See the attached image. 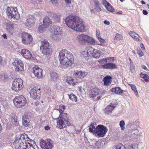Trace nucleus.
Here are the masks:
<instances>
[{
  "instance_id": "nucleus-23",
  "label": "nucleus",
  "mask_w": 149,
  "mask_h": 149,
  "mask_svg": "<svg viewBox=\"0 0 149 149\" xmlns=\"http://www.w3.org/2000/svg\"><path fill=\"white\" fill-rule=\"evenodd\" d=\"M116 104H114L112 103H111L110 105H108L105 109L104 111L105 113L107 114L111 113L115 107V105Z\"/></svg>"
},
{
  "instance_id": "nucleus-5",
  "label": "nucleus",
  "mask_w": 149,
  "mask_h": 149,
  "mask_svg": "<svg viewBox=\"0 0 149 149\" xmlns=\"http://www.w3.org/2000/svg\"><path fill=\"white\" fill-rule=\"evenodd\" d=\"M60 61L73 60V56L71 53L65 49L61 50L59 54Z\"/></svg>"
},
{
  "instance_id": "nucleus-20",
  "label": "nucleus",
  "mask_w": 149,
  "mask_h": 149,
  "mask_svg": "<svg viewBox=\"0 0 149 149\" xmlns=\"http://www.w3.org/2000/svg\"><path fill=\"white\" fill-rule=\"evenodd\" d=\"M20 147L18 149H33V144L31 143H27L22 142Z\"/></svg>"
},
{
  "instance_id": "nucleus-45",
  "label": "nucleus",
  "mask_w": 149,
  "mask_h": 149,
  "mask_svg": "<svg viewBox=\"0 0 149 149\" xmlns=\"http://www.w3.org/2000/svg\"><path fill=\"white\" fill-rule=\"evenodd\" d=\"M116 149H125V148L124 146L120 143L117 145Z\"/></svg>"
},
{
  "instance_id": "nucleus-4",
  "label": "nucleus",
  "mask_w": 149,
  "mask_h": 149,
  "mask_svg": "<svg viewBox=\"0 0 149 149\" xmlns=\"http://www.w3.org/2000/svg\"><path fill=\"white\" fill-rule=\"evenodd\" d=\"M40 49L41 52L44 55H50L52 52V49L50 44L46 40L41 42Z\"/></svg>"
},
{
  "instance_id": "nucleus-19",
  "label": "nucleus",
  "mask_w": 149,
  "mask_h": 149,
  "mask_svg": "<svg viewBox=\"0 0 149 149\" xmlns=\"http://www.w3.org/2000/svg\"><path fill=\"white\" fill-rule=\"evenodd\" d=\"M21 54L24 58L27 59L31 58L32 54L28 50L24 49L22 50Z\"/></svg>"
},
{
  "instance_id": "nucleus-60",
  "label": "nucleus",
  "mask_w": 149,
  "mask_h": 149,
  "mask_svg": "<svg viewBox=\"0 0 149 149\" xmlns=\"http://www.w3.org/2000/svg\"><path fill=\"white\" fill-rule=\"evenodd\" d=\"M104 24H106L107 25H109L110 24V22L109 21L106 20L104 21Z\"/></svg>"
},
{
  "instance_id": "nucleus-58",
  "label": "nucleus",
  "mask_w": 149,
  "mask_h": 149,
  "mask_svg": "<svg viewBox=\"0 0 149 149\" xmlns=\"http://www.w3.org/2000/svg\"><path fill=\"white\" fill-rule=\"evenodd\" d=\"M89 96L90 97L93 98L95 97L96 95L95 94H89Z\"/></svg>"
},
{
  "instance_id": "nucleus-54",
  "label": "nucleus",
  "mask_w": 149,
  "mask_h": 149,
  "mask_svg": "<svg viewBox=\"0 0 149 149\" xmlns=\"http://www.w3.org/2000/svg\"><path fill=\"white\" fill-rule=\"evenodd\" d=\"M132 88H131L132 90L133 91L136 93L137 92V91L136 90V86L134 85H132Z\"/></svg>"
},
{
  "instance_id": "nucleus-29",
  "label": "nucleus",
  "mask_w": 149,
  "mask_h": 149,
  "mask_svg": "<svg viewBox=\"0 0 149 149\" xmlns=\"http://www.w3.org/2000/svg\"><path fill=\"white\" fill-rule=\"evenodd\" d=\"M95 49L91 47H88L86 48L85 50L88 56H91L93 53V52Z\"/></svg>"
},
{
  "instance_id": "nucleus-39",
  "label": "nucleus",
  "mask_w": 149,
  "mask_h": 149,
  "mask_svg": "<svg viewBox=\"0 0 149 149\" xmlns=\"http://www.w3.org/2000/svg\"><path fill=\"white\" fill-rule=\"evenodd\" d=\"M69 96V99L72 101L76 102L77 101V98L74 94H71L70 95H68Z\"/></svg>"
},
{
  "instance_id": "nucleus-64",
  "label": "nucleus",
  "mask_w": 149,
  "mask_h": 149,
  "mask_svg": "<svg viewBox=\"0 0 149 149\" xmlns=\"http://www.w3.org/2000/svg\"><path fill=\"white\" fill-rule=\"evenodd\" d=\"M128 148L129 149H134L133 146L132 145L129 146L128 147Z\"/></svg>"
},
{
  "instance_id": "nucleus-55",
  "label": "nucleus",
  "mask_w": 149,
  "mask_h": 149,
  "mask_svg": "<svg viewBox=\"0 0 149 149\" xmlns=\"http://www.w3.org/2000/svg\"><path fill=\"white\" fill-rule=\"evenodd\" d=\"M136 34L135 32H133L132 31H131L129 33V35H130L133 38H134V36H135V34Z\"/></svg>"
},
{
  "instance_id": "nucleus-21",
  "label": "nucleus",
  "mask_w": 149,
  "mask_h": 149,
  "mask_svg": "<svg viewBox=\"0 0 149 149\" xmlns=\"http://www.w3.org/2000/svg\"><path fill=\"white\" fill-rule=\"evenodd\" d=\"M51 19L48 17H46L43 20V26L44 28L48 27L52 23Z\"/></svg>"
},
{
  "instance_id": "nucleus-15",
  "label": "nucleus",
  "mask_w": 149,
  "mask_h": 149,
  "mask_svg": "<svg viewBox=\"0 0 149 149\" xmlns=\"http://www.w3.org/2000/svg\"><path fill=\"white\" fill-rule=\"evenodd\" d=\"M33 72L35 76L38 79H41L43 77L42 70L38 66L33 68Z\"/></svg>"
},
{
  "instance_id": "nucleus-2",
  "label": "nucleus",
  "mask_w": 149,
  "mask_h": 149,
  "mask_svg": "<svg viewBox=\"0 0 149 149\" xmlns=\"http://www.w3.org/2000/svg\"><path fill=\"white\" fill-rule=\"evenodd\" d=\"M87 74V73L84 72H77L73 74L74 79L72 77H68L66 81L69 85L71 86H75L78 83L79 81L78 80L83 78L86 76Z\"/></svg>"
},
{
  "instance_id": "nucleus-36",
  "label": "nucleus",
  "mask_w": 149,
  "mask_h": 149,
  "mask_svg": "<svg viewBox=\"0 0 149 149\" xmlns=\"http://www.w3.org/2000/svg\"><path fill=\"white\" fill-rule=\"evenodd\" d=\"M94 123H92L90 126L89 129V131L91 132H95H95L97 130V127L96 128L94 126Z\"/></svg>"
},
{
  "instance_id": "nucleus-34",
  "label": "nucleus",
  "mask_w": 149,
  "mask_h": 149,
  "mask_svg": "<svg viewBox=\"0 0 149 149\" xmlns=\"http://www.w3.org/2000/svg\"><path fill=\"white\" fill-rule=\"evenodd\" d=\"M123 91L120 87H118L113 88L111 90L112 92H114L115 93H122Z\"/></svg>"
},
{
  "instance_id": "nucleus-61",
  "label": "nucleus",
  "mask_w": 149,
  "mask_h": 149,
  "mask_svg": "<svg viewBox=\"0 0 149 149\" xmlns=\"http://www.w3.org/2000/svg\"><path fill=\"white\" fill-rule=\"evenodd\" d=\"M50 1L53 4H56L57 2V0H50Z\"/></svg>"
},
{
  "instance_id": "nucleus-26",
  "label": "nucleus",
  "mask_w": 149,
  "mask_h": 149,
  "mask_svg": "<svg viewBox=\"0 0 149 149\" xmlns=\"http://www.w3.org/2000/svg\"><path fill=\"white\" fill-rule=\"evenodd\" d=\"M49 74L50 76L51 81H55L57 80L58 78V75L56 72L52 71L50 72Z\"/></svg>"
},
{
  "instance_id": "nucleus-49",
  "label": "nucleus",
  "mask_w": 149,
  "mask_h": 149,
  "mask_svg": "<svg viewBox=\"0 0 149 149\" xmlns=\"http://www.w3.org/2000/svg\"><path fill=\"white\" fill-rule=\"evenodd\" d=\"M134 36V37L133 39L136 41H140L141 40V38L136 33Z\"/></svg>"
},
{
  "instance_id": "nucleus-13",
  "label": "nucleus",
  "mask_w": 149,
  "mask_h": 149,
  "mask_svg": "<svg viewBox=\"0 0 149 149\" xmlns=\"http://www.w3.org/2000/svg\"><path fill=\"white\" fill-rule=\"evenodd\" d=\"M40 145L42 149H52L53 145L52 141L49 139L45 141L42 139L40 142Z\"/></svg>"
},
{
  "instance_id": "nucleus-57",
  "label": "nucleus",
  "mask_w": 149,
  "mask_h": 149,
  "mask_svg": "<svg viewBox=\"0 0 149 149\" xmlns=\"http://www.w3.org/2000/svg\"><path fill=\"white\" fill-rule=\"evenodd\" d=\"M141 67L142 68V69L145 70H146V71L148 70V69L146 67V66L144 65H141Z\"/></svg>"
},
{
  "instance_id": "nucleus-56",
  "label": "nucleus",
  "mask_w": 149,
  "mask_h": 149,
  "mask_svg": "<svg viewBox=\"0 0 149 149\" xmlns=\"http://www.w3.org/2000/svg\"><path fill=\"white\" fill-rule=\"evenodd\" d=\"M78 90L80 93L84 92V89L83 88H82L81 87H79L78 89Z\"/></svg>"
},
{
  "instance_id": "nucleus-63",
  "label": "nucleus",
  "mask_w": 149,
  "mask_h": 149,
  "mask_svg": "<svg viewBox=\"0 0 149 149\" xmlns=\"http://www.w3.org/2000/svg\"><path fill=\"white\" fill-rule=\"evenodd\" d=\"M45 129L46 130H48L50 129V127L48 125H47L45 127Z\"/></svg>"
},
{
  "instance_id": "nucleus-1",
  "label": "nucleus",
  "mask_w": 149,
  "mask_h": 149,
  "mask_svg": "<svg viewBox=\"0 0 149 149\" xmlns=\"http://www.w3.org/2000/svg\"><path fill=\"white\" fill-rule=\"evenodd\" d=\"M66 24L71 29L77 31L84 32L85 29L82 20L76 16H70L65 19Z\"/></svg>"
},
{
  "instance_id": "nucleus-48",
  "label": "nucleus",
  "mask_w": 149,
  "mask_h": 149,
  "mask_svg": "<svg viewBox=\"0 0 149 149\" xmlns=\"http://www.w3.org/2000/svg\"><path fill=\"white\" fill-rule=\"evenodd\" d=\"M140 75L141 76H142V75H143L142 76L143 78L146 81H147L149 78V76L146 74H143L141 73L140 74Z\"/></svg>"
},
{
  "instance_id": "nucleus-33",
  "label": "nucleus",
  "mask_w": 149,
  "mask_h": 149,
  "mask_svg": "<svg viewBox=\"0 0 149 149\" xmlns=\"http://www.w3.org/2000/svg\"><path fill=\"white\" fill-rule=\"evenodd\" d=\"M52 39L55 41H58L60 40V35L59 34L53 33L51 36Z\"/></svg>"
},
{
  "instance_id": "nucleus-59",
  "label": "nucleus",
  "mask_w": 149,
  "mask_h": 149,
  "mask_svg": "<svg viewBox=\"0 0 149 149\" xmlns=\"http://www.w3.org/2000/svg\"><path fill=\"white\" fill-rule=\"evenodd\" d=\"M98 40L101 42H102L103 43H105V40L104 39H103L101 38H100L99 39H98Z\"/></svg>"
},
{
  "instance_id": "nucleus-41",
  "label": "nucleus",
  "mask_w": 149,
  "mask_h": 149,
  "mask_svg": "<svg viewBox=\"0 0 149 149\" xmlns=\"http://www.w3.org/2000/svg\"><path fill=\"white\" fill-rule=\"evenodd\" d=\"M129 59L130 62V70L131 72H132L134 70V66L133 62L130 58L129 57Z\"/></svg>"
},
{
  "instance_id": "nucleus-51",
  "label": "nucleus",
  "mask_w": 149,
  "mask_h": 149,
  "mask_svg": "<svg viewBox=\"0 0 149 149\" xmlns=\"http://www.w3.org/2000/svg\"><path fill=\"white\" fill-rule=\"evenodd\" d=\"M53 18L54 19L55 21V22H58L60 20V17L59 16L56 14L54 15V17Z\"/></svg>"
},
{
  "instance_id": "nucleus-3",
  "label": "nucleus",
  "mask_w": 149,
  "mask_h": 149,
  "mask_svg": "<svg viewBox=\"0 0 149 149\" xmlns=\"http://www.w3.org/2000/svg\"><path fill=\"white\" fill-rule=\"evenodd\" d=\"M67 113H61L59 117V120H57V127L62 129L69 125V120Z\"/></svg>"
},
{
  "instance_id": "nucleus-10",
  "label": "nucleus",
  "mask_w": 149,
  "mask_h": 149,
  "mask_svg": "<svg viewBox=\"0 0 149 149\" xmlns=\"http://www.w3.org/2000/svg\"><path fill=\"white\" fill-rule=\"evenodd\" d=\"M107 128L102 125H98L97 126V130L95 135L99 137H104L107 132Z\"/></svg>"
},
{
  "instance_id": "nucleus-27",
  "label": "nucleus",
  "mask_w": 149,
  "mask_h": 149,
  "mask_svg": "<svg viewBox=\"0 0 149 149\" xmlns=\"http://www.w3.org/2000/svg\"><path fill=\"white\" fill-rule=\"evenodd\" d=\"M22 142L21 140H20L19 138H16L13 143L14 147L16 149H18L20 147L19 146L20 145Z\"/></svg>"
},
{
  "instance_id": "nucleus-9",
  "label": "nucleus",
  "mask_w": 149,
  "mask_h": 149,
  "mask_svg": "<svg viewBox=\"0 0 149 149\" xmlns=\"http://www.w3.org/2000/svg\"><path fill=\"white\" fill-rule=\"evenodd\" d=\"M12 85L13 90L17 92L23 87V81L20 78L16 79L14 80Z\"/></svg>"
},
{
  "instance_id": "nucleus-8",
  "label": "nucleus",
  "mask_w": 149,
  "mask_h": 149,
  "mask_svg": "<svg viewBox=\"0 0 149 149\" xmlns=\"http://www.w3.org/2000/svg\"><path fill=\"white\" fill-rule=\"evenodd\" d=\"M6 14L9 17L13 18L16 19L20 17V15L17 11V8L15 7H8L6 10Z\"/></svg>"
},
{
  "instance_id": "nucleus-30",
  "label": "nucleus",
  "mask_w": 149,
  "mask_h": 149,
  "mask_svg": "<svg viewBox=\"0 0 149 149\" xmlns=\"http://www.w3.org/2000/svg\"><path fill=\"white\" fill-rule=\"evenodd\" d=\"M139 133V132L138 129L135 128L133 129L131 132V137L134 138H137Z\"/></svg>"
},
{
  "instance_id": "nucleus-28",
  "label": "nucleus",
  "mask_w": 149,
  "mask_h": 149,
  "mask_svg": "<svg viewBox=\"0 0 149 149\" xmlns=\"http://www.w3.org/2000/svg\"><path fill=\"white\" fill-rule=\"evenodd\" d=\"M100 3L97 0H94V9L97 12H100L102 11V9L100 6Z\"/></svg>"
},
{
  "instance_id": "nucleus-12",
  "label": "nucleus",
  "mask_w": 149,
  "mask_h": 149,
  "mask_svg": "<svg viewBox=\"0 0 149 149\" xmlns=\"http://www.w3.org/2000/svg\"><path fill=\"white\" fill-rule=\"evenodd\" d=\"M32 38L31 35L28 33L24 32L22 34V42L25 45L30 44L32 41Z\"/></svg>"
},
{
  "instance_id": "nucleus-6",
  "label": "nucleus",
  "mask_w": 149,
  "mask_h": 149,
  "mask_svg": "<svg viewBox=\"0 0 149 149\" xmlns=\"http://www.w3.org/2000/svg\"><path fill=\"white\" fill-rule=\"evenodd\" d=\"M77 40L79 42L83 44L87 43L93 44L95 43L94 39L92 37L84 34L79 35L77 36Z\"/></svg>"
},
{
  "instance_id": "nucleus-22",
  "label": "nucleus",
  "mask_w": 149,
  "mask_h": 149,
  "mask_svg": "<svg viewBox=\"0 0 149 149\" xmlns=\"http://www.w3.org/2000/svg\"><path fill=\"white\" fill-rule=\"evenodd\" d=\"M103 68L104 69H116L117 65L113 63H107L102 66Z\"/></svg>"
},
{
  "instance_id": "nucleus-31",
  "label": "nucleus",
  "mask_w": 149,
  "mask_h": 149,
  "mask_svg": "<svg viewBox=\"0 0 149 149\" xmlns=\"http://www.w3.org/2000/svg\"><path fill=\"white\" fill-rule=\"evenodd\" d=\"M112 77L110 76H106L103 79L104 84L105 85H109L111 83V80Z\"/></svg>"
},
{
  "instance_id": "nucleus-40",
  "label": "nucleus",
  "mask_w": 149,
  "mask_h": 149,
  "mask_svg": "<svg viewBox=\"0 0 149 149\" xmlns=\"http://www.w3.org/2000/svg\"><path fill=\"white\" fill-rule=\"evenodd\" d=\"M11 122L13 124L15 125H18L19 124L17 120L16 116H14L13 118H12L11 119Z\"/></svg>"
},
{
  "instance_id": "nucleus-50",
  "label": "nucleus",
  "mask_w": 149,
  "mask_h": 149,
  "mask_svg": "<svg viewBox=\"0 0 149 149\" xmlns=\"http://www.w3.org/2000/svg\"><path fill=\"white\" fill-rule=\"evenodd\" d=\"M44 28L43 25H40L38 28V30L40 33L44 31Z\"/></svg>"
},
{
  "instance_id": "nucleus-14",
  "label": "nucleus",
  "mask_w": 149,
  "mask_h": 149,
  "mask_svg": "<svg viewBox=\"0 0 149 149\" xmlns=\"http://www.w3.org/2000/svg\"><path fill=\"white\" fill-rule=\"evenodd\" d=\"M36 20V19L33 15H30L27 17L25 24L28 27L33 26L35 24Z\"/></svg>"
},
{
  "instance_id": "nucleus-35",
  "label": "nucleus",
  "mask_w": 149,
  "mask_h": 149,
  "mask_svg": "<svg viewBox=\"0 0 149 149\" xmlns=\"http://www.w3.org/2000/svg\"><path fill=\"white\" fill-rule=\"evenodd\" d=\"M27 118L28 116L26 115H24L22 117L23 125L26 127L29 124V122L27 120Z\"/></svg>"
},
{
  "instance_id": "nucleus-44",
  "label": "nucleus",
  "mask_w": 149,
  "mask_h": 149,
  "mask_svg": "<svg viewBox=\"0 0 149 149\" xmlns=\"http://www.w3.org/2000/svg\"><path fill=\"white\" fill-rule=\"evenodd\" d=\"M123 39V37L122 35L117 33L115 37L114 38V40H121Z\"/></svg>"
},
{
  "instance_id": "nucleus-62",
  "label": "nucleus",
  "mask_w": 149,
  "mask_h": 149,
  "mask_svg": "<svg viewBox=\"0 0 149 149\" xmlns=\"http://www.w3.org/2000/svg\"><path fill=\"white\" fill-rule=\"evenodd\" d=\"M33 149H38L37 146L36 145V144H33ZM29 149H30V148H29Z\"/></svg>"
},
{
  "instance_id": "nucleus-11",
  "label": "nucleus",
  "mask_w": 149,
  "mask_h": 149,
  "mask_svg": "<svg viewBox=\"0 0 149 149\" xmlns=\"http://www.w3.org/2000/svg\"><path fill=\"white\" fill-rule=\"evenodd\" d=\"M13 65L14 66L15 71L19 72L24 70V65L20 59H16L13 63Z\"/></svg>"
},
{
  "instance_id": "nucleus-25",
  "label": "nucleus",
  "mask_w": 149,
  "mask_h": 149,
  "mask_svg": "<svg viewBox=\"0 0 149 149\" xmlns=\"http://www.w3.org/2000/svg\"><path fill=\"white\" fill-rule=\"evenodd\" d=\"M6 29L7 33L10 34V35H13L14 31L13 25L10 24H7L6 26Z\"/></svg>"
},
{
  "instance_id": "nucleus-24",
  "label": "nucleus",
  "mask_w": 149,
  "mask_h": 149,
  "mask_svg": "<svg viewBox=\"0 0 149 149\" xmlns=\"http://www.w3.org/2000/svg\"><path fill=\"white\" fill-rule=\"evenodd\" d=\"M50 31L53 33L59 34L61 32L60 27L57 25L54 26L51 28Z\"/></svg>"
},
{
  "instance_id": "nucleus-43",
  "label": "nucleus",
  "mask_w": 149,
  "mask_h": 149,
  "mask_svg": "<svg viewBox=\"0 0 149 149\" xmlns=\"http://www.w3.org/2000/svg\"><path fill=\"white\" fill-rule=\"evenodd\" d=\"M106 9L109 11L111 12H113L114 11L113 8L109 4L107 6L105 7Z\"/></svg>"
},
{
  "instance_id": "nucleus-18",
  "label": "nucleus",
  "mask_w": 149,
  "mask_h": 149,
  "mask_svg": "<svg viewBox=\"0 0 149 149\" xmlns=\"http://www.w3.org/2000/svg\"><path fill=\"white\" fill-rule=\"evenodd\" d=\"M64 111L60 109V110L56 109L53 112L52 117L53 119L59 120V117L61 113H63Z\"/></svg>"
},
{
  "instance_id": "nucleus-42",
  "label": "nucleus",
  "mask_w": 149,
  "mask_h": 149,
  "mask_svg": "<svg viewBox=\"0 0 149 149\" xmlns=\"http://www.w3.org/2000/svg\"><path fill=\"white\" fill-rule=\"evenodd\" d=\"M6 63L5 58L0 56V66L4 65Z\"/></svg>"
},
{
  "instance_id": "nucleus-47",
  "label": "nucleus",
  "mask_w": 149,
  "mask_h": 149,
  "mask_svg": "<svg viewBox=\"0 0 149 149\" xmlns=\"http://www.w3.org/2000/svg\"><path fill=\"white\" fill-rule=\"evenodd\" d=\"M120 126V127L121 129L122 130H124L125 129V122L123 120L120 121L119 123Z\"/></svg>"
},
{
  "instance_id": "nucleus-32",
  "label": "nucleus",
  "mask_w": 149,
  "mask_h": 149,
  "mask_svg": "<svg viewBox=\"0 0 149 149\" xmlns=\"http://www.w3.org/2000/svg\"><path fill=\"white\" fill-rule=\"evenodd\" d=\"M94 52L93 53L91 56L95 58H99L100 56V51L97 49H95Z\"/></svg>"
},
{
  "instance_id": "nucleus-17",
  "label": "nucleus",
  "mask_w": 149,
  "mask_h": 149,
  "mask_svg": "<svg viewBox=\"0 0 149 149\" xmlns=\"http://www.w3.org/2000/svg\"><path fill=\"white\" fill-rule=\"evenodd\" d=\"M73 60H68V61H60V64L59 67L62 69L67 68L72 65Z\"/></svg>"
},
{
  "instance_id": "nucleus-46",
  "label": "nucleus",
  "mask_w": 149,
  "mask_h": 149,
  "mask_svg": "<svg viewBox=\"0 0 149 149\" xmlns=\"http://www.w3.org/2000/svg\"><path fill=\"white\" fill-rule=\"evenodd\" d=\"M91 92L92 93H99L100 92V90L99 88L97 87H95L92 90Z\"/></svg>"
},
{
  "instance_id": "nucleus-16",
  "label": "nucleus",
  "mask_w": 149,
  "mask_h": 149,
  "mask_svg": "<svg viewBox=\"0 0 149 149\" xmlns=\"http://www.w3.org/2000/svg\"><path fill=\"white\" fill-rule=\"evenodd\" d=\"M19 139L21 140V141L23 142L26 143H31V144H35V141L31 139L27 135L25 134H23L20 135Z\"/></svg>"
},
{
  "instance_id": "nucleus-37",
  "label": "nucleus",
  "mask_w": 149,
  "mask_h": 149,
  "mask_svg": "<svg viewBox=\"0 0 149 149\" xmlns=\"http://www.w3.org/2000/svg\"><path fill=\"white\" fill-rule=\"evenodd\" d=\"M40 88H38L37 87H34L31 90L30 93H39L40 92Z\"/></svg>"
},
{
  "instance_id": "nucleus-7",
  "label": "nucleus",
  "mask_w": 149,
  "mask_h": 149,
  "mask_svg": "<svg viewBox=\"0 0 149 149\" xmlns=\"http://www.w3.org/2000/svg\"><path fill=\"white\" fill-rule=\"evenodd\" d=\"M13 101L15 106L17 108L22 107L26 103V98L22 95L16 97Z\"/></svg>"
},
{
  "instance_id": "nucleus-52",
  "label": "nucleus",
  "mask_w": 149,
  "mask_h": 149,
  "mask_svg": "<svg viewBox=\"0 0 149 149\" xmlns=\"http://www.w3.org/2000/svg\"><path fill=\"white\" fill-rule=\"evenodd\" d=\"M137 52L138 54L141 56H142L143 55V53L141 50L139 48L137 49Z\"/></svg>"
},
{
  "instance_id": "nucleus-53",
  "label": "nucleus",
  "mask_w": 149,
  "mask_h": 149,
  "mask_svg": "<svg viewBox=\"0 0 149 149\" xmlns=\"http://www.w3.org/2000/svg\"><path fill=\"white\" fill-rule=\"evenodd\" d=\"M102 1L103 5L105 7L106 6H107L109 4V3L106 0H102Z\"/></svg>"
},
{
  "instance_id": "nucleus-38",
  "label": "nucleus",
  "mask_w": 149,
  "mask_h": 149,
  "mask_svg": "<svg viewBox=\"0 0 149 149\" xmlns=\"http://www.w3.org/2000/svg\"><path fill=\"white\" fill-rule=\"evenodd\" d=\"M30 97L34 100H38L40 99V94H30Z\"/></svg>"
}]
</instances>
